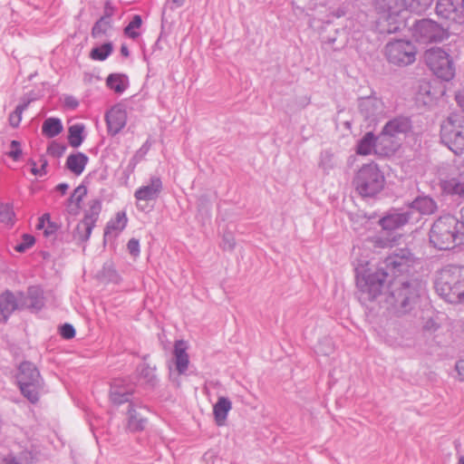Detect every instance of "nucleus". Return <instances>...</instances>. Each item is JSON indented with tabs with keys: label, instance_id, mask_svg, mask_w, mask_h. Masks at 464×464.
I'll return each mask as SVG.
<instances>
[{
	"label": "nucleus",
	"instance_id": "obj_12",
	"mask_svg": "<svg viewBox=\"0 0 464 464\" xmlns=\"http://www.w3.org/2000/svg\"><path fill=\"white\" fill-rule=\"evenodd\" d=\"M419 220V216L407 208L391 209L379 220V225L383 230L393 231L409 223Z\"/></svg>",
	"mask_w": 464,
	"mask_h": 464
},
{
	"label": "nucleus",
	"instance_id": "obj_21",
	"mask_svg": "<svg viewBox=\"0 0 464 464\" xmlns=\"http://www.w3.org/2000/svg\"><path fill=\"white\" fill-rule=\"evenodd\" d=\"M412 210L416 215H432L437 209L436 201L430 196H418L406 208Z\"/></svg>",
	"mask_w": 464,
	"mask_h": 464
},
{
	"label": "nucleus",
	"instance_id": "obj_11",
	"mask_svg": "<svg viewBox=\"0 0 464 464\" xmlns=\"http://www.w3.org/2000/svg\"><path fill=\"white\" fill-rule=\"evenodd\" d=\"M412 36L420 44L439 43L444 40L445 31L431 19H420L412 25Z\"/></svg>",
	"mask_w": 464,
	"mask_h": 464
},
{
	"label": "nucleus",
	"instance_id": "obj_1",
	"mask_svg": "<svg viewBox=\"0 0 464 464\" xmlns=\"http://www.w3.org/2000/svg\"><path fill=\"white\" fill-rule=\"evenodd\" d=\"M411 264V251L408 248H400L385 257L376 271H366L362 276H357L356 285L361 292L360 299L363 301L376 299L391 281L390 277L409 272Z\"/></svg>",
	"mask_w": 464,
	"mask_h": 464
},
{
	"label": "nucleus",
	"instance_id": "obj_46",
	"mask_svg": "<svg viewBox=\"0 0 464 464\" xmlns=\"http://www.w3.org/2000/svg\"><path fill=\"white\" fill-rule=\"evenodd\" d=\"M35 242L34 237L30 234H24L22 241L14 246V250L19 253H24L34 246Z\"/></svg>",
	"mask_w": 464,
	"mask_h": 464
},
{
	"label": "nucleus",
	"instance_id": "obj_40",
	"mask_svg": "<svg viewBox=\"0 0 464 464\" xmlns=\"http://www.w3.org/2000/svg\"><path fill=\"white\" fill-rule=\"evenodd\" d=\"M92 229V227L82 220L73 230L72 237L81 243L86 242L90 238Z\"/></svg>",
	"mask_w": 464,
	"mask_h": 464
},
{
	"label": "nucleus",
	"instance_id": "obj_6",
	"mask_svg": "<svg viewBox=\"0 0 464 464\" xmlns=\"http://www.w3.org/2000/svg\"><path fill=\"white\" fill-rule=\"evenodd\" d=\"M411 121L405 116H397L385 123L379 134V145H383L390 155L396 152L401 145V137L411 130Z\"/></svg>",
	"mask_w": 464,
	"mask_h": 464
},
{
	"label": "nucleus",
	"instance_id": "obj_52",
	"mask_svg": "<svg viewBox=\"0 0 464 464\" xmlns=\"http://www.w3.org/2000/svg\"><path fill=\"white\" fill-rule=\"evenodd\" d=\"M236 246V239L231 232L223 235L221 246L224 250L232 251Z\"/></svg>",
	"mask_w": 464,
	"mask_h": 464
},
{
	"label": "nucleus",
	"instance_id": "obj_10",
	"mask_svg": "<svg viewBox=\"0 0 464 464\" xmlns=\"http://www.w3.org/2000/svg\"><path fill=\"white\" fill-rule=\"evenodd\" d=\"M416 47L409 40H395L385 45V55L387 60L395 65L406 66L416 60Z\"/></svg>",
	"mask_w": 464,
	"mask_h": 464
},
{
	"label": "nucleus",
	"instance_id": "obj_61",
	"mask_svg": "<svg viewBox=\"0 0 464 464\" xmlns=\"http://www.w3.org/2000/svg\"><path fill=\"white\" fill-rule=\"evenodd\" d=\"M121 54L124 57H129L130 55V51H129V48L126 44H121Z\"/></svg>",
	"mask_w": 464,
	"mask_h": 464
},
{
	"label": "nucleus",
	"instance_id": "obj_57",
	"mask_svg": "<svg viewBox=\"0 0 464 464\" xmlns=\"http://www.w3.org/2000/svg\"><path fill=\"white\" fill-rule=\"evenodd\" d=\"M50 214L45 213L38 219V224L36 225L37 229H44L46 227L47 221H49Z\"/></svg>",
	"mask_w": 464,
	"mask_h": 464
},
{
	"label": "nucleus",
	"instance_id": "obj_18",
	"mask_svg": "<svg viewBox=\"0 0 464 464\" xmlns=\"http://www.w3.org/2000/svg\"><path fill=\"white\" fill-rule=\"evenodd\" d=\"M379 135L375 136L373 132L369 131L360 139L356 145V153L358 155L366 156L373 150L375 154L380 156H390L383 145H379Z\"/></svg>",
	"mask_w": 464,
	"mask_h": 464
},
{
	"label": "nucleus",
	"instance_id": "obj_48",
	"mask_svg": "<svg viewBox=\"0 0 464 464\" xmlns=\"http://www.w3.org/2000/svg\"><path fill=\"white\" fill-rule=\"evenodd\" d=\"M41 161H42V164H41V167L39 168L36 166V162L34 160H29V164L32 166L31 172L34 176L43 177L46 174V167L48 165V162L45 159H42Z\"/></svg>",
	"mask_w": 464,
	"mask_h": 464
},
{
	"label": "nucleus",
	"instance_id": "obj_56",
	"mask_svg": "<svg viewBox=\"0 0 464 464\" xmlns=\"http://www.w3.org/2000/svg\"><path fill=\"white\" fill-rule=\"evenodd\" d=\"M114 8L111 5L109 2L105 4L103 15L102 18H105L108 21H111V16L113 15Z\"/></svg>",
	"mask_w": 464,
	"mask_h": 464
},
{
	"label": "nucleus",
	"instance_id": "obj_30",
	"mask_svg": "<svg viewBox=\"0 0 464 464\" xmlns=\"http://www.w3.org/2000/svg\"><path fill=\"white\" fill-rule=\"evenodd\" d=\"M155 370V367H151L148 363L143 362L137 366L136 371L140 380L143 381L145 385L150 388H154L158 383Z\"/></svg>",
	"mask_w": 464,
	"mask_h": 464
},
{
	"label": "nucleus",
	"instance_id": "obj_44",
	"mask_svg": "<svg viewBox=\"0 0 464 464\" xmlns=\"http://www.w3.org/2000/svg\"><path fill=\"white\" fill-rule=\"evenodd\" d=\"M14 213L10 204L0 205V222L6 225H13Z\"/></svg>",
	"mask_w": 464,
	"mask_h": 464
},
{
	"label": "nucleus",
	"instance_id": "obj_25",
	"mask_svg": "<svg viewBox=\"0 0 464 464\" xmlns=\"http://www.w3.org/2000/svg\"><path fill=\"white\" fill-rule=\"evenodd\" d=\"M440 187L446 194L464 200V178H450L442 180Z\"/></svg>",
	"mask_w": 464,
	"mask_h": 464
},
{
	"label": "nucleus",
	"instance_id": "obj_35",
	"mask_svg": "<svg viewBox=\"0 0 464 464\" xmlns=\"http://www.w3.org/2000/svg\"><path fill=\"white\" fill-rule=\"evenodd\" d=\"M58 225L55 222L52 221L49 218V221H47L46 227L44 230V236L46 238H50L53 245H56V242L58 241H68L67 237H69V235L64 234L62 231L58 232Z\"/></svg>",
	"mask_w": 464,
	"mask_h": 464
},
{
	"label": "nucleus",
	"instance_id": "obj_2",
	"mask_svg": "<svg viewBox=\"0 0 464 464\" xmlns=\"http://www.w3.org/2000/svg\"><path fill=\"white\" fill-rule=\"evenodd\" d=\"M464 232L460 227V220L451 215L437 218L432 224L429 240L430 245L439 250H449L463 242Z\"/></svg>",
	"mask_w": 464,
	"mask_h": 464
},
{
	"label": "nucleus",
	"instance_id": "obj_7",
	"mask_svg": "<svg viewBox=\"0 0 464 464\" xmlns=\"http://www.w3.org/2000/svg\"><path fill=\"white\" fill-rule=\"evenodd\" d=\"M460 270L461 266L448 265L436 276L434 282L436 292L449 303H457L458 295H455L454 290L461 276Z\"/></svg>",
	"mask_w": 464,
	"mask_h": 464
},
{
	"label": "nucleus",
	"instance_id": "obj_50",
	"mask_svg": "<svg viewBox=\"0 0 464 464\" xmlns=\"http://www.w3.org/2000/svg\"><path fill=\"white\" fill-rule=\"evenodd\" d=\"M75 333L76 332L72 324L68 323L62 324L59 328L60 335L65 340L73 338L75 336Z\"/></svg>",
	"mask_w": 464,
	"mask_h": 464
},
{
	"label": "nucleus",
	"instance_id": "obj_24",
	"mask_svg": "<svg viewBox=\"0 0 464 464\" xmlns=\"http://www.w3.org/2000/svg\"><path fill=\"white\" fill-rule=\"evenodd\" d=\"M89 158L82 152L71 153L66 160L65 167L74 175H81L87 163Z\"/></svg>",
	"mask_w": 464,
	"mask_h": 464
},
{
	"label": "nucleus",
	"instance_id": "obj_33",
	"mask_svg": "<svg viewBox=\"0 0 464 464\" xmlns=\"http://www.w3.org/2000/svg\"><path fill=\"white\" fill-rule=\"evenodd\" d=\"M128 218L124 211L116 213L115 218H111L106 225L104 229V237H107L111 231L120 232L123 230L127 225Z\"/></svg>",
	"mask_w": 464,
	"mask_h": 464
},
{
	"label": "nucleus",
	"instance_id": "obj_37",
	"mask_svg": "<svg viewBox=\"0 0 464 464\" xmlns=\"http://www.w3.org/2000/svg\"><path fill=\"white\" fill-rule=\"evenodd\" d=\"M87 189L83 185L78 186L68 198V208L70 213L75 214L80 208V203L86 195Z\"/></svg>",
	"mask_w": 464,
	"mask_h": 464
},
{
	"label": "nucleus",
	"instance_id": "obj_36",
	"mask_svg": "<svg viewBox=\"0 0 464 464\" xmlns=\"http://www.w3.org/2000/svg\"><path fill=\"white\" fill-rule=\"evenodd\" d=\"M84 125L76 123L68 129V142L72 148H78L84 140Z\"/></svg>",
	"mask_w": 464,
	"mask_h": 464
},
{
	"label": "nucleus",
	"instance_id": "obj_41",
	"mask_svg": "<svg viewBox=\"0 0 464 464\" xmlns=\"http://www.w3.org/2000/svg\"><path fill=\"white\" fill-rule=\"evenodd\" d=\"M142 24V18L140 14H135L132 16V19L128 24V25L124 28L123 33L125 35L131 39H136L139 37L140 33L135 31L139 29Z\"/></svg>",
	"mask_w": 464,
	"mask_h": 464
},
{
	"label": "nucleus",
	"instance_id": "obj_19",
	"mask_svg": "<svg viewBox=\"0 0 464 464\" xmlns=\"http://www.w3.org/2000/svg\"><path fill=\"white\" fill-rule=\"evenodd\" d=\"M22 308L39 311L44 305V291L38 285L29 286L26 294L19 293Z\"/></svg>",
	"mask_w": 464,
	"mask_h": 464
},
{
	"label": "nucleus",
	"instance_id": "obj_31",
	"mask_svg": "<svg viewBox=\"0 0 464 464\" xmlns=\"http://www.w3.org/2000/svg\"><path fill=\"white\" fill-rule=\"evenodd\" d=\"M62 121L58 118L51 117L44 120L42 125V133L46 138H54L63 131Z\"/></svg>",
	"mask_w": 464,
	"mask_h": 464
},
{
	"label": "nucleus",
	"instance_id": "obj_32",
	"mask_svg": "<svg viewBox=\"0 0 464 464\" xmlns=\"http://www.w3.org/2000/svg\"><path fill=\"white\" fill-rule=\"evenodd\" d=\"M89 208L85 211L83 222L94 227L95 223L99 218L100 212L102 210V202L98 198H94L89 201Z\"/></svg>",
	"mask_w": 464,
	"mask_h": 464
},
{
	"label": "nucleus",
	"instance_id": "obj_39",
	"mask_svg": "<svg viewBox=\"0 0 464 464\" xmlns=\"http://www.w3.org/2000/svg\"><path fill=\"white\" fill-rule=\"evenodd\" d=\"M433 0H401V5L406 10L421 14L430 6Z\"/></svg>",
	"mask_w": 464,
	"mask_h": 464
},
{
	"label": "nucleus",
	"instance_id": "obj_5",
	"mask_svg": "<svg viewBox=\"0 0 464 464\" xmlns=\"http://www.w3.org/2000/svg\"><path fill=\"white\" fill-rule=\"evenodd\" d=\"M421 284L417 280L401 282L399 287L393 288L386 296L385 301L398 314L411 312L417 304L420 295Z\"/></svg>",
	"mask_w": 464,
	"mask_h": 464
},
{
	"label": "nucleus",
	"instance_id": "obj_60",
	"mask_svg": "<svg viewBox=\"0 0 464 464\" xmlns=\"http://www.w3.org/2000/svg\"><path fill=\"white\" fill-rule=\"evenodd\" d=\"M69 186L66 183H60L56 186V190L59 191L62 195H64L67 192Z\"/></svg>",
	"mask_w": 464,
	"mask_h": 464
},
{
	"label": "nucleus",
	"instance_id": "obj_26",
	"mask_svg": "<svg viewBox=\"0 0 464 464\" xmlns=\"http://www.w3.org/2000/svg\"><path fill=\"white\" fill-rule=\"evenodd\" d=\"M437 98V92L433 91L430 82H422L420 83L415 95L416 102L423 106H430Z\"/></svg>",
	"mask_w": 464,
	"mask_h": 464
},
{
	"label": "nucleus",
	"instance_id": "obj_47",
	"mask_svg": "<svg viewBox=\"0 0 464 464\" xmlns=\"http://www.w3.org/2000/svg\"><path fill=\"white\" fill-rule=\"evenodd\" d=\"M65 150L66 146L56 141H52L47 148L48 153L56 158L62 157Z\"/></svg>",
	"mask_w": 464,
	"mask_h": 464
},
{
	"label": "nucleus",
	"instance_id": "obj_45",
	"mask_svg": "<svg viewBox=\"0 0 464 464\" xmlns=\"http://www.w3.org/2000/svg\"><path fill=\"white\" fill-rule=\"evenodd\" d=\"M319 166L325 171L334 169V154L330 150H324L321 153Z\"/></svg>",
	"mask_w": 464,
	"mask_h": 464
},
{
	"label": "nucleus",
	"instance_id": "obj_42",
	"mask_svg": "<svg viewBox=\"0 0 464 464\" xmlns=\"http://www.w3.org/2000/svg\"><path fill=\"white\" fill-rule=\"evenodd\" d=\"M111 27V21H108L105 18L100 17L92 28V36L98 38L102 35H105L108 30Z\"/></svg>",
	"mask_w": 464,
	"mask_h": 464
},
{
	"label": "nucleus",
	"instance_id": "obj_27",
	"mask_svg": "<svg viewBox=\"0 0 464 464\" xmlns=\"http://www.w3.org/2000/svg\"><path fill=\"white\" fill-rule=\"evenodd\" d=\"M135 406V403L132 405H128L127 411V429L131 432L142 430L146 424V419L140 416Z\"/></svg>",
	"mask_w": 464,
	"mask_h": 464
},
{
	"label": "nucleus",
	"instance_id": "obj_14",
	"mask_svg": "<svg viewBox=\"0 0 464 464\" xmlns=\"http://www.w3.org/2000/svg\"><path fill=\"white\" fill-rule=\"evenodd\" d=\"M406 9L392 8L390 5L387 10L380 14L379 24L382 33L395 34L405 27Z\"/></svg>",
	"mask_w": 464,
	"mask_h": 464
},
{
	"label": "nucleus",
	"instance_id": "obj_29",
	"mask_svg": "<svg viewBox=\"0 0 464 464\" xmlns=\"http://www.w3.org/2000/svg\"><path fill=\"white\" fill-rule=\"evenodd\" d=\"M231 401L228 398L219 397L213 407L214 418L217 425L222 426L227 420V413L231 410Z\"/></svg>",
	"mask_w": 464,
	"mask_h": 464
},
{
	"label": "nucleus",
	"instance_id": "obj_4",
	"mask_svg": "<svg viewBox=\"0 0 464 464\" xmlns=\"http://www.w3.org/2000/svg\"><path fill=\"white\" fill-rule=\"evenodd\" d=\"M353 184L362 197H374L385 184V177L376 163L362 165L356 172Z\"/></svg>",
	"mask_w": 464,
	"mask_h": 464
},
{
	"label": "nucleus",
	"instance_id": "obj_62",
	"mask_svg": "<svg viewBox=\"0 0 464 464\" xmlns=\"http://www.w3.org/2000/svg\"><path fill=\"white\" fill-rule=\"evenodd\" d=\"M5 463L6 464H22L20 463L15 457L14 456H8L6 459H5Z\"/></svg>",
	"mask_w": 464,
	"mask_h": 464
},
{
	"label": "nucleus",
	"instance_id": "obj_3",
	"mask_svg": "<svg viewBox=\"0 0 464 464\" xmlns=\"http://www.w3.org/2000/svg\"><path fill=\"white\" fill-rule=\"evenodd\" d=\"M15 379L23 396L33 404L38 402L44 382L37 367L31 362H22Z\"/></svg>",
	"mask_w": 464,
	"mask_h": 464
},
{
	"label": "nucleus",
	"instance_id": "obj_17",
	"mask_svg": "<svg viewBox=\"0 0 464 464\" xmlns=\"http://www.w3.org/2000/svg\"><path fill=\"white\" fill-rule=\"evenodd\" d=\"M358 108L361 115L370 123L376 121L384 111L382 101L375 96L360 98Z\"/></svg>",
	"mask_w": 464,
	"mask_h": 464
},
{
	"label": "nucleus",
	"instance_id": "obj_38",
	"mask_svg": "<svg viewBox=\"0 0 464 464\" xmlns=\"http://www.w3.org/2000/svg\"><path fill=\"white\" fill-rule=\"evenodd\" d=\"M113 44L111 42L95 46L90 53V58L94 61H105L112 53Z\"/></svg>",
	"mask_w": 464,
	"mask_h": 464
},
{
	"label": "nucleus",
	"instance_id": "obj_15",
	"mask_svg": "<svg viewBox=\"0 0 464 464\" xmlns=\"http://www.w3.org/2000/svg\"><path fill=\"white\" fill-rule=\"evenodd\" d=\"M134 391V384L130 383L126 379H115L111 383L110 400L112 404L116 406L126 402L129 403V405H132L134 404L132 400Z\"/></svg>",
	"mask_w": 464,
	"mask_h": 464
},
{
	"label": "nucleus",
	"instance_id": "obj_13",
	"mask_svg": "<svg viewBox=\"0 0 464 464\" xmlns=\"http://www.w3.org/2000/svg\"><path fill=\"white\" fill-rule=\"evenodd\" d=\"M436 14L450 23H464V0H437Z\"/></svg>",
	"mask_w": 464,
	"mask_h": 464
},
{
	"label": "nucleus",
	"instance_id": "obj_20",
	"mask_svg": "<svg viewBox=\"0 0 464 464\" xmlns=\"http://www.w3.org/2000/svg\"><path fill=\"white\" fill-rule=\"evenodd\" d=\"M108 132L111 136L118 134L126 125L127 113L121 106H113L105 114Z\"/></svg>",
	"mask_w": 464,
	"mask_h": 464
},
{
	"label": "nucleus",
	"instance_id": "obj_55",
	"mask_svg": "<svg viewBox=\"0 0 464 464\" xmlns=\"http://www.w3.org/2000/svg\"><path fill=\"white\" fill-rule=\"evenodd\" d=\"M64 104L67 108L74 110L78 107L79 102L73 96H66L64 99Z\"/></svg>",
	"mask_w": 464,
	"mask_h": 464
},
{
	"label": "nucleus",
	"instance_id": "obj_63",
	"mask_svg": "<svg viewBox=\"0 0 464 464\" xmlns=\"http://www.w3.org/2000/svg\"><path fill=\"white\" fill-rule=\"evenodd\" d=\"M173 4L176 5L177 7H180L185 4L186 0H171Z\"/></svg>",
	"mask_w": 464,
	"mask_h": 464
},
{
	"label": "nucleus",
	"instance_id": "obj_34",
	"mask_svg": "<svg viewBox=\"0 0 464 464\" xmlns=\"http://www.w3.org/2000/svg\"><path fill=\"white\" fill-rule=\"evenodd\" d=\"M99 277L102 281L106 283L118 284L121 281V276L111 261H107L103 264L102 268L99 273Z\"/></svg>",
	"mask_w": 464,
	"mask_h": 464
},
{
	"label": "nucleus",
	"instance_id": "obj_23",
	"mask_svg": "<svg viewBox=\"0 0 464 464\" xmlns=\"http://www.w3.org/2000/svg\"><path fill=\"white\" fill-rule=\"evenodd\" d=\"M186 350L187 346L184 341H176L174 344L173 354L176 370L179 374H184L188 370L189 360Z\"/></svg>",
	"mask_w": 464,
	"mask_h": 464
},
{
	"label": "nucleus",
	"instance_id": "obj_9",
	"mask_svg": "<svg viewBox=\"0 0 464 464\" xmlns=\"http://www.w3.org/2000/svg\"><path fill=\"white\" fill-rule=\"evenodd\" d=\"M425 61L430 71L443 81H450L455 75V67L450 54L441 48H431L425 53Z\"/></svg>",
	"mask_w": 464,
	"mask_h": 464
},
{
	"label": "nucleus",
	"instance_id": "obj_58",
	"mask_svg": "<svg viewBox=\"0 0 464 464\" xmlns=\"http://www.w3.org/2000/svg\"><path fill=\"white\" fill-rule=\"evenodd\" d=\"M456 371L459 374V380L464 381V360H459L455 365Z\"/></svg>",
	"mask_w": 464,
	"mask_h": 464
},
{
	"label": "nucleus",
	"instance_id": "obj_51",
	"mask_svg": "<svg viewBox=\"0 0 464 464\" xmlns=\"http://www.w3.org/2000/svg\"><path fill=\"white\" fill-rule=\"evenodd\" d=\"M11 150L6 153L14 161H17L22 155L21 143L18 140H12L10 143Z\"/></svg>",
	"mask_w": 464,
	"mask_h": 464
},
{
	"label": "nucleus",
	"instance_id": "obj_64",
	"mask_svg": "<svg viewBox=\"0 0 464 464\" xmlns=\"http://www.w3.org/2000/svg\"><path fill=\"white\" fill-rule=\"evenodd\" d=\"M458 464H464V456H460V457L459 458Z\"/></svg>",
	"mask_w": 464,
	"mask_h": 464
},
{
	"label": "nucleus",
	"instance_id": "obj_43",
	"mask_svg": "<svg viewBox=\"0 0 464 464\" xmlns=\"http://www.w3.org/2000/svg\"><path fill=\"white\" fill-rule=\"evenodd\" d=\"M30 103V101L24 102L18 104L15 110L9 115V123L12 127L17 128L22 121V113L25 111Z\"/></svg>",
	"mask_w": 464,
	"mask_h": 464
},
{
	"label": "nucleus",
	"instance_id": "obj_49",
	"mask_svg": "<svg viewBox=\"0 0 464 464\" xmlns=\"http://www.w3.org/2000/svg\"><path fill=\"white\" fill-rule=\"evenodd\" d=\"M460 274L461 276H459V280L454 290L455 295H458L457 303L464 302V266H461Z\"/></svg>",
	"mask_w": 464,
	"mask_h": 464
},
{
	"label": "nucleus",
	"instance_id": "obj_54",
	"mask_svg": "<svg viewBox=\"0 0 464 464\" xmlns=\"http://www.w3.org/2000/svg\"><path fill=\"white\" fill-rule=\"evenodd\" d=\"M150 150V144H149V141H146L140 148V150L136 152V154L134 155V157L131 159V161H133V165L136 164L138 159H140L142 158L147 152L148 150Z\"/></svg>",
	"mask_w": 464,
	"mask_h": 464
},
{
	"label": "nucleus",
	"instance_id": "obj_28",
	"mask_svg": "<svg viewBox=\"0 0 464 464\" xmlns=\"http://www.w3.org/2000/svg\"><path fill=\"white\" fill-rule=\"evenodd\" d=\"M106 85L116 93H122L129 87V78L124 73H111L106 78Z\"/></svg>",
	"mask_w": 464,
	"mask_h": 464
},
{
	"label": "nucleus",
	"instance_id": "obj_53",
	"mask_svg": "<svg viewBox=\"0 0 464 464\" xmlns=\"http://www.w3.org/2000/svg\"><path fill=\"white\" fill-rule=\"evenodd\" d=\"M127 249L129 253L133 256H137L140 254V242L136 238H130L127 244Z\"/></svg>",
	"mask_w": 464,
	"mask_h": 464
},
{
	"label": "nucleus",
	"instance_id": "obj_59",
	"mask_svg": "<svg viewBox=\"0 0 464 464\" xmlns=\"http://www.w3.org/2000/svg\"><path fill=\"white\" fill-rule=\"evenodd\" d=\"M455 100L464 112V92H458L455 95Z\"/></svg>",
	"mask_w": 464,
	"mask_h": 464
},
{
	"label": "nucleus",
	"instance_id": "obj_16",
	"mask_svg": "<svg viewBox=\"0 0 464 464\" xmlns=\"http://www.w3.org/2000/svg\"><path fill=\"white\" fill-rule=\"evenodd\" d=\"M163 190L162 180L159 176H151L147 185L138 188L134 192V198L138 202L156 201ZM140 209H144L140 203H137Z\"/></svg>",
	"mask_w": 464,
	"mask_h": 464
},
{
	"label": "nucleus",
	"instance_id": "obj_8",
	"mask_svg": "<svg viewBox=\"0 0 464 464\" xmlns=\"http://www.w3.org/2000/svg\"><path fill=\"white\" fill-rule=\"evenodd\" d=\"M441 142L454 154L460 155L464 151V125L458 116H450L440 127Z\"/></svg>",
	"mask_w": 464,
	"mask_h": 464
},
{
	"label": "nucleus",
	"instance_id": "obj_22",
	"mask_svg": "<svg viewBox=\"0 0 464 464\" xmlns=\"http://www.w3.org/2000/svg\"><path fill=\"white\" fill-rule=\"evenodd\" d=\"M20 298L6 291L0 295V322L5 323L12 313L16 309H21Z\"/></svg>",
	"mask_w": 464,
	"mask_h": 464
}]
</instances>
